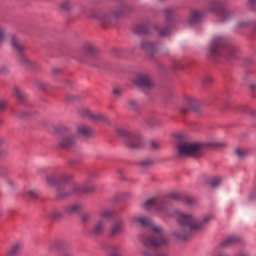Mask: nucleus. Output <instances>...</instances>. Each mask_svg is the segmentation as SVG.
<instances>
[{
	"label": "nucleus",
	"mask_w": 256,
	"mask_h": 256,
	"mask_svg": "<svg viewBox=\"0 0 256 256\" xmlns=\"http://www.w3.org/2000/svg\"><path fill=\"white\" fill-rule=\"evenodd\" d=\"M0 75H9V66L7 65L0 66Z\"/></svg>",
	"instance_id": "obj_41"
},
{
	"label": "nucleus",
	"mask_w": 256,
	"mask_h": 256,
	"mask_svg": "<svg viewBox=\"0 0 256 256\" xmlns=\"http://www.w3.org/2000/svg\"><path fill=\"white\" fill-rule=\"evenodd\" d=\"M99 215L102 219H111L115 215V212L111 209H103L99 211Z\"/></svg>",
	"instance_id": "obj_28"
},
{
	"label": "nucleus",
	"mask_w": 256,
	"mask_h": 256,
	"mask_svg": "<svg viewBox=\"0 0 256 256\" xmlns=\"http://www.w3.org/2000/svg\"><path fill=\"white\" fill-rule=\"evenodd\" d=\"M21 249H23V243L21 242H16L15 244H13L8 251L6 252L7 256H16L19 255V253H21Z\"/></svg>",
	"instance_id": "obj_24"
},
{
	"label": "nucleus",
	"mask_w": 256,
	"mask_h": 256,
	"mask_svg": "<svg viewBox=\"0 0 256 256\" xmlns=\"http://www.w3.org/2000/svg\"><path fill=\"white\" fill-rule=\"evenodd\" d=\"M117 133L120 137L126 140L128 147L130 149H139L141 147V138L137 134H133L124 128H119Z\"/></svg>",
	"instance_id": "obj_9"
},
{
	"label": "nucleus",
	"mask_w": 256,
	"mask_h": 256,
	"mask_svg": "<svg viewBox=\"0 0 256 256\" xmlns=\"http://www.w3.org/2000/svg\"><path fill=\"white\" fill-rule=\"evenodd\" d=\"M211 187H219L221 185V177H212L208 181Z\"/></svg>",
	"instance_id": "obj_30"
},
{
	"label": "nucleus",
	"mask_w": 256,
	"mask_h": 256,
	"mask_svg": "<svg viewBox=\"0 0 256 256\" xmlns=\"http://www.w3.org/2000/svg\"><path fill=\"white\" fill-rule=\"evenodd\" d=\"M184 68L185 65H183V62H181L180 60H175L173 62L172 69H174L175 71H183Z\"/></svg>",
	"instance_id": "obj_31"
},
{
	"label": "nucleus",
	"mask_w": 256,
	"mask_h": 256,
	"mask_svg": "<svg viewBox=\"0 0 256 256\" xmlns=\"http://www.w3.org/2000/svg\"><path fill=\"white\" fill-rule=\"evenodd\" d=\"M57 145L60 149H71L77 145V136L71 130H67L59 136Z\"/></svg>",
	"instance_id": "obj_8"
},
{
	"label": "nucleus",
	"mask_w": 256,
	"mask_h": 256,
	"mask_svg": "<svg viewBox=\"0 0 256 256\" xmlns=\"http://www.w3.org/2000/svg\"><path fill=\"white\" fill-rule=\"evenodd\" d=\"M155 162L151 158H146L140 162L141 167L147 168L153 166Z\"/></svg>",
	"instance_id": "obj_35"
},
{
	"label": "nucleus",
	"mask_w": 256,
	"mask_h": 256,
	"mask_svg": "<svg viewBox=\"0 0 256 256\" xmlns=\"http://www.w3.org/2000/svg\"><path fill=\"white\" fill-rule=\"evenodd\" d=\"M83 209V205L80 203H73L65 206L64 211L67 215H75V213H79Z\"/></svg>",
	"instance_id": "obj_22"
},
{
	"label": "nucleus",
	"mask_w": 256,
	"mask_h": 256,
	"mask_svg": "<svg viewBox=\"0 0 256 256\" xmlns=\"http://www.w3.org/2000/svg\"><path fill=\"white\" fill-rule=\"evenodd\" d=\"M60 256H75V253H73V250L71 249H66L61 253Z\"/></svg>",
	"instance_id": "obj_43"
},
{
	"label": "nucleus",
	"mask_w": 256,
	"mask_h": 256,
	"mask_svg": "<svg viewBox=\"0 0 256 256\" xmlns=\"http://www.w3.org/2000/svg\"><path fill=\"white\" fill-rule=\"evenodd\" d=\"M131 223L142 227H150L154 233V235L144 239V249L141 251L142 256H167L165 253L158 252L155 249L156 247H165L169 243L164 227L153 223V220L146 216H132Z\"/></svg>",
	"instance_id": "obj_1"
},
{
	"label": "nucleus",
	"mask_w": 256,
	"mask_h": 256,
	"mask_svg": "<svg viewBox=\"0 0 256 256\" xmlns=\"http://www.w3.org/2000/svg\"><path fill=\"white\" fill-rule=\"evenodd\" d=\"M253 27L254 29H256V22H251L249 20H238L236 23V27L237 29H247V27Z\"/></svg>",
	"instance_id": "obj_25"
},
{
	"label": "nucleus",
	"mask_w": 256,
	"mask_h": 256,
	"mask_svg": "<svg viewBox=\"0 0 256 256\" xmlns=\"http://www.w3.org/2000/svg\"><path fill=\"white\" fill-rule=\"evenodd\" d=\"M46 181L51 187H57L58 183H65V181H69V175H49L47 176Z\"/></svg>",
	"instance_id": "obj_17"
},
{
	"label": "nucleus",
	"mask_w": 256,
	"mask_h": 256,
	"mask_svg": "<svg viewBox=\"0 0 256 256\" xmlns=\"http://www.w3.org/2000/svg\"><path fill=\"white\" fill-rule=\"evenodd\" d=\"M11 43L12 47L18 53L19 63H21L23 67H26V69H35V67H37V62L27 57V55L25 54V46L21 44L19 38L17 36H12Z\"/></svg>",
	"instance_id": "obj_4"
},
{
	"label": "nucleus",
	"mask_w": 256,
	"mask_h": 256,
	"mask_svg": "<svg viewBox=\"0 0 256 256\" xmlns=\"http://www.w3.org/2000/svg\"><path fill=\"white\" fill-rule=\"evenodd\" d=\"M107 227V222L105 221V219L100 218L99 220H97L92 229L90 230V233L94 236V237H101V235L103 233H105V228Z\"/></svg>",
	"instance_id": "obj_15"
},
{
	"label": "nucleus",
	"mask_w": 256,
	"mask_h": 256,
	"mask_svg": "<svg viewBox=\"0 0 256 256\" xmlns=\"http://www.w3.org/2000/svg\"><path fill=\"white\" fill-rule=\"evenodd\" d=\"M141 48L146 51L147 53H150V55H153L155 51H157V45L155 43L149 41V40H144L141 43Z\"/></svg>",
	"instance_id": "obj_23"
},
{
	"label": "nucleus",
	"mask_w": 256,
	"mask_h": 256,
	"mask_svg": "<svg viewBox=\"0 0 256 256\" xmlns=\"http://www.w3.org/2000/svg\"><path fill=\"white\" fill-rule=\"evenodd\" d=\"M75 163V160H70L69 165H73Z\"/></svg>",
	"instance_id": "obj_61"
},
{
	"label": "nucleus",
	"mask_w": 256,
	"mask_h": 256,
	"mask_svg": "<svg viewBox=\"0 0 256 256\" xmlns=\"http://www.w3.org/2000/svg\"><path fill=\"white\" fill-rule=\"evenodd\" d=\"M77 133L79 135H83L84 137H89V135H91V133H93V131L87 125H79L77 127Z\"/></svg>",
	"instance_id": "obj_26"
},
{
	"label": "nucleus",
	"mask_w": 256,
	"mask_h": 256,
	"mask_svg": "<svg viewBox=\"0 0 256 256\" xmlns=\"http://www.w3.org/2000/svg\"><path fill=\"white\" fill-rule=\"evenodd\" d=\"M49 219H63L65 214L59 209H53L48 213Z\"/></svg>",
	"instance_id": "obj_27"
},
{
	"label": "nucleus",
	"mask_w": 256,
	"mask_h": 256,
	"mask_svg": "<svg viewBox=\"0 0 256 256\" xmlns=\"http://www.w3.org/2000/svg\"><path fill=\"white\" fill-rule=\"evenodd\" d=\"M248 4L250 7H255L256 6V0H248Z\"/></svg>",
	"instance_id": "obj_56"
},
{
	"label": "nucleus",
	"mask_w": 256,
	"mask_h": 256,
	"mask_svg": "<svg viewBox=\"0 0 256 256\" xmlns=\"http://www.w3.org/2000/svg\"><path fill=\"white\" fill-rule=\"evenodd\" d=\"M6 185H7L8 189H14L16 183H15V181H13V180H11V179H8V180L6 181Z\"/></svg>",
	"instance_id": "obj_47"
},
{
	"label": "nucleus",
	"mask_w": 256,
	"mask_h": 256,
	"mask_svg": "<svg viewBox=\"0 0 256 256\" xmlns=\"http://www.w3.org/2000/svg\"><path fill=\"white\" fill-rule=\"evenodd\" d=\"M7 109V100L0 99V111H5Z\"/></svg>",
	"instance_id": "obj_44"
},
{
	"label": "nucleus",
	"mask_w": 256,
	"mask_h": 256,
	"mask_svg": "<svg viewBox=\"0 0 256 256\" xmlns=\"http://www.w3.org/2000/svg\"><path fill=\"white\" fill-rule=\"evenodd\" d=\"M252 115H255V111H252Z\"/></svg>",
	"instance_id": "obj_64"
},
{
	"label": "nucleus",
	"mask_w": 256,
	"mask_h": 256,
	"mask_svg": "<svg viewBox=\"0 0 256 256\" xmlns=\"http://www.w3.org/2000/svg\"><path fill=\"white\" fill-rule=\"evenodd\" d=\"M52 72H53L54 75H55V74H57V73H61V69H59V68H53V69H52Z\"/></svg>",
	"instance_id": "obj_57"
},
{
	"label": "nucleus",
	"mask_w": 256,
	"mask_h": 256,
	"mask_svg": "<svg viewBox=\"0 0 256 256\" xmlns=\"http://www.w3.org/2000/svg\"><path fill=\"white\" fill-rule=\"evenodd\" d=\"M83 53H86L89 57H95L99 53V49L95 45L87 42L82 46Z\"/></svg>",
	"instance_id": "obj_21"
},
{
	"label": "nucleus",
	"mask_w": 256,
	"mask_h": 256,
	"mask_svg": "<svg viewBox=\"0 0 256 256\" xmlns=\"http://www.w3.org/2000/svg\"><path fill=\"white\" fill-rule=\"evenodd\" d=\"M113 93L116 95V97H121L123 91L120 88H114Z\"/></svg>",
	"instance_id": "obj_49"
},
{
	"label": "nucleus",
	"mask_w": 256,
	"mask_h": 256,
	"mask_svg": "<svg viewBox=\"0 0 256 256\" xmlns=\"http://www.w3.org/2000/svg\"><path fill=\"white\" fill-rule=\"evenodd\" d=\"M210 145H212L213 147H221L223 145V142L214 141L211 142Z\"/></svg>",
	"instance_id": "obj_53"
},
{
	"label": "nucleus",
	"mask_w": 256,
	"mask_h": 256,
	"mask_svg": "<svg viewBox=\"0 0 256 256\" xmlns=\"http://www.w3.org/2000/svg\"><path fill=\"white\" fill-rule=\"evenodd\" d=\"M3 144H5V138L0 137V145H3Z\"/></svg>",
	"instance_id": "obj_59"
},
{
	"label": "nucleus",
	"mask_w": 256,
	"mask_h": 256,
	"mask_svg": "<svg viewBox=\"0 0 256 256\" xmlns=\"http://www.w3.org/2000/svg\"><path fill=\"white\" fill-rule=\"evenodd\" d=\"M150 147L153 151H156V149H159L160 146H159V143L152 141L150 144Z\"/></svg>",
	"instance_id": "obj_50"
},
{
	"label": "nucleus",
	"mask_w": 256,
	"mask_h": 256,
	"mask_svg": "<svg viewBox=\"0 0 256 256\" xmlns=\"http://www.w3.org/2000/svg\"><path fill=\"white\" fill-rule=\"evenodd\" d=\"M93 191H95V187H93L92 185L85 184V183H75V184H72L70 190L59 189L57 195L60 199H64L65 197H69V195H73L75 193L77 195H81L83 193H93Z\"/></svg>",
	"instance_id": "obj_6"
},
{
	"label": "nucleus",
	"mask_w": 256,
	"mask_h": 256,
	"mask_svg": "<svg viewBox=\"0 0 256 256\" xmlns=\"http://www.w3.org/2000/svg\"><path fill=\"white\" fill-rule=\"evenodd\" d=\"M26 115H29V112H24L22 117H25Z\"/></svg>",
	"instance_id": "obj_62"
},
{
	"label": "nucleus",
	"mask_w": 256,
	"mask_h": 256,
	"mask_svg": "<svg viewBox=\"0 0 256 256\" xmlns=\"http://www.w3.org/2000/svg\"><path fill=\"white\" fill-rule=\"evenodd\" d=\"M255 87H256V84H251L250 85V89H252V91L255 89Z\"/></svg>",
	"instance_id": "obj_60"
},
{
	"label": "nucleus",
	"mask_w": 256,
	"mask_h": 256,
	"mask_svg": "<svg viewBox=\"0 0 256 256\" xmlns=\"http://www.w3.org/2000/svg\"><path fill=\"white\" fill-rule=\"evenodd\" d=\"M227 7L226 0H211L208 9L221 17L223 21H231L235 17V12L225 9Z\"/></svg>",
	"instance_id": "obj_5"
},
{
	"label": "nucleus",
	"mask_w": 256,
	"mask_h": 256,
	"mask_svg": "<svg viewBox=\"0 0 256 256\" xmlns=\"http://www.w3.org/2000/svg\"><path fill=\"white\" fill-rule=\"evenodd\" d=\"M225 52L227 53L228 57L235 58L237 48H235L234 46H228L225 48Z\"/></svg>",
	"instance_id": "obj_32"
},
{
	"label": "nucleus",
	"mask_w": 256,
	"mask_h": 256,
	"mask_svg": "<svg viewBox=\"0 0 256 256\" xmlns=\"http://www.w3.org/2000/svg\"><path fill=\"white\" fill-rule=\"evenodd\" d=\"M144 209H156V211L165 213V211H169V204L167 202H161L157 198H150L144 203Z\"/></svg>",
	"instance_id": "obj_13"
},
{
	"label": "nucleus",
	"mask_w": 256,
	"mask_h": 256,
	"mask_svg": "<svg viewBox=\"0 0 256 256\" xmlns=\"http://www.w3.org/2000/svg\"><path fill=\"white\" fill-rule=\"evenodd\" d=\"M27 195L30 199H37V197H39V192L35 189H30L27 191Z\"/></svg>",
	"instance_id": "obj_40"
},
{
	"label": "nucleus",
	"mask_w": 256,
	"mask_h": 256,
	"mask_svg": "<svg viewBox=\"0 0 256 256\" xmlns=\"http://www.w3.org/2000/svg\"><path fill=\"white\" fill-rule=\"evenodd\" d=\"M150 27L151 22H149V20H146L134 27V33H137L138 35H145L149 32Z\"/></svg>",
	"instance_id": "obj_19"
},
{
	"label": "nucleus",
	"mask_w": 256,
	"mask_h": 256,
	"mask_svg": "<svg viewBox=\"0 0 256 256\" xmlns=\"http://www.w3.org/2000/svg\"><path fill=\"white\" fill-rule=\"evenodd\" d=\"M235 155L238 157V159H244V157H247V150L243 148H237L235 150Z\"/></svg>",
	"instance_id": "obj_33"
},
{
	"label": "nucleus",
	"mask_w": 256,
	"mask_h": 256,
	"mask_svg": "<svg viewBox=\"0 0 256 256\" xmlns=\"http://www.w3.org/2000/svg\"><path fill=\"white\" fill-rule=\"evenodd\" d=\"M82 221L84 223H88V221H91V214L89 213L82 214Z\"/></svg>",
	"instance_id": "obj_45"
},
{
	"label": "nucleus",
	"mask_w": 256,
	"mask_h": 256,
	"mask_svg": "<svg viewBox=\"0 0 256 256\" xmlns=\"http://www.w3.org/2000/svg\"><path fill=\"white\" fill-rule=\"evenodd\" d=\"M125 231V220L123 218L116 219L110 229V235L115 237L117 235H121Z\"/></svg>",
	"instance_id": "obj_16"
},
{
	"label": "nucleus",
	"mask_w": 256,
	"mask_h": 256,
	"mask_svg": "<svg viewBox=\"0 0 256 256\" xmlns=\"http://www.w3.org/2000/svg\"><path fill=\"white\" fill-rule=\"evenodd\" d=\"M184 203H187V205H195V198L191 196H185Z\"/></svg>",
	"instance_id": "obj_42"
},
{
	"label": "nucleus",
	"mask_w": 256,
	"mask_h": 256,
	"mask_svg": "<svg viewBox=\"0 0 256 256\" xmlns=\"http://www.w3.org/2000/svg\"><path fill=\"white\" fill-rule=\"evenodd\" d=\"M128 107L132 111H135V109L139 108V102L137 100H135V99H129L128 100Z\"/></svg>",
	"instance_id": "obj_34"
},
{
	"label": "nucleus",
	"mask_w": 256,
	"mask_h": 256,
	"mask_svg": "<svg viewBox=\"0 0 256 256\" xmlns=\"http://www.w3.org/2000/svg\"><path fill=\"white\" fill-rule=\"evenodd\" d=\"M201 153V144L181 142L178 144V157H195Z\"/></svg>",
	"instance_id": "obj_7"
},
{
	"label": "nucleus",
	"mask_w": 256,
	"mask_h": 256,
	"mask_svg": "<svg viewBox=\"0 0 256 256\" xmlns=\"http://www.w3.org/2000/svg\"><path fill=\"white\" fill-rule=\"evenodd\" d=\"M14 95L19 101H25L27 99V95L17 86L14 87Z\"/></svg>",
	"instance_id": "obj_29"
},
{
	"label": "nucleus",
	"mask_w": 256,
	"mask_h": 256,
	"mask_svg": "<svg viewBox=\"0 0 256 256\" xmlns=\"http://www.w3.org/2000/svg\"><path fill=\"white\" fill-rule=\"evenodd\" d=\"M227 45V40L223 36H215L210 44V53L213 57L222 55L221 49Z\"/></svg>",
	"instance_id": "obj_12"
},
{
	"label": "nucleus",
	"mask_w": 256,
	"mask_h": 256,
	"mask_svg": "<svg viewBox=\"0 0 256 256\" xmlns=\"http://www.w3.org/2000/svg\"><path fill=\"white\" fill-rule=\"evenodd\" d=\"M37 86L40 87V89H45V87H47V84H45L44 82H37Z\"/></svg>",
	"instance_id": "obj_55"
},
{
	"label": "nucleus",
	"mask_w": 256,
	"mask_h": 256,
	"mask_svg": "<svg viewBox=\"0 0 256 256\" xmlns=\"http://www.w3.org/2000/svg\"><path fill=\"white\" fill-rule=\"evenodd\" d=\"M3 216V210H1V208H0V217H2Z\"/></svg>",
	"instance_id": "obj_63"
},
{
	"label": "nucleus",
	"mask_w": 256,
	"mask_h": 256,
	"mask_svg": "<svg viewBox=\"0 0 256 256\" xmlns=\"http://www.w3.org/2000/svg\"><path fill=\"white\" fill-rule=\"evenodd\" d=\"M189 111H199V100L193 96H186L180 107V113L183 115L189 113Z\"/></svg>",
	"instance_id": "obj_11"
},
{
	"label": "nucleus",
	"mask_w": 256,
	"mask_h": 256,
	"mask_svg": "<svg viewBox=\"0 0 256 256\" xmlns=\"http://www.w3.org/2000/svg\"><path fill=\"white\" fill-rule=\"evenodd\" d=\"M60 7H61V9H62L63 11H69V10L71 9V7H72L71 1H70V0H65V1H63V2L61 3Z\"/></svg>",
	"instance_id": "obj_39"
},
{
	"label": "nucleus",
	"mask_w": 256,
	"mask_h": 256,
	"mask_svg": "<svg viewBox=\"0 0 256 256\" xmlns=\"http://www.w3.org/2000/svg\"><path fill=\"white\" fill-rule=\"evenodd\" d=\"M132 83L140 89H151L155 86L153 79L147 74H138L132 79Z\"/></svg>",
	"instance_id": "obj_10"
},
{
	"label": "nucleus",
	"mask_w": 256,
	"mask_h": 256,
	"mask_svg": "<svg viewBox=\"0 0 256 256\" xmlns=\"http://www.w3.org/2000/svg\"><path fill=\"white\" fill-rule=\"evenodd\" d=\"M173 13H175V8L164 9V15H165L167 21H169V19H171V17H173Z\"/></svg>",
	"instance_id": "obj_38"
},
{
	"label": "nucleus",
	"mask_w": 256,
	"mask_h": 256,
	"mask_svg": "<svg viewBox=\"0 0 256 256\" xmlns=\"http://www.w3.org/2000/svg\"><path fill=\"white\" fill-rule=\"evenodd\" d=\"M239 243H241V237L231 235L222 240L221 247H231V245H239Z\"/></svg>",
	"instance_id": "obj_18"
},
{
	"label": "nucleus",
	"mask_w": 256,
	"mask_h": 256,
	"mask_svg": "<svg viewBox=\"0 0 256 256\" xmlns=\"http://www.w3.org/2000/svg\"><path fill=\"white\" fill-rule=\"evenodd\" d=\"M159 33L162 37H165V36L169 35V28H164V29L160 30Z\"/></svg>",
	"instance_id": "obj_51"
},
{
	"label": "nucleus",
	"mask_w": 256,
	"mask_h": 256,
	"mask_svg": "<svg viewBox=\"0 0 256 256\" xmlns=\"http://www.w3.org/2000/svg\"><path fill=\"white\" fill-rule=\"evenodd\" d=\"M81 115L84 117H88V119H91L92 121H103V123H109V118L105 116L104 114H95L89 110V108H82L80 110Z\"/></svg>",
	"instance_id": "obj_14"
},
{
	"label": "nucleus",
	"mask_w": 256,
	"mask_h": 256,
	"mask_svg": "<svg viewBox=\"0 0 256 256\" xmlns=\"http://www.w3.org/2000/svg\"><path fill=\"white\" fill-rule=\"evenodd\" d=\"M209 83H213V77H211V76H206V77L204 78V84H205V85H209Z\"/></svg>",
	"instance_id": "obj_52"
},
{
	"label": "nucleus",
	"mask_w": 256,
	"mask_h": 256,
	"mask_svg": "<svg viewBox=\"0 0 256 256\" xmlns=\"http://www.w3.org/2000/svg\"><path fill=\"white\" fill-rule=\"evenodd\" d=\"M236 256H249V253L242 252L237 254Z\"/></svg>",
	"instance_id": "obj_58"
},
{
	"label": "nucleus",
	"mask_w": 256,
	"mask_h": 256,
	"mask_svg": "<svg viewBox=\"0 0 256 256\" xmlns=\"http://www.w3.org/2000/svg\"><path fill=\"white\" fill-rule=\"evenodd\" d=\"M57 247H59V242H54V243L50 244L48 250L55 251V249H57Z\"/></svg>",
	"instance_id": "obj_48"
},
{
	"label": "nucleus",
	"mask_w": 256,
	"mask_h": 256,
	"mask_svg": "<svg viewBox=\"0 0 256 256\" xmlns=\"http://www.w3.org/2000/svg\"><path fill=\"white\" fill-rule=\"evenodd\" d=\"M7 39V28L0 26V43H4Z\"/></svg>",
	"instance_id": "obj_36"
},
{
	"label": "nucleus",
	"mask_w": 256,
	"mask_h": 256,
	"mask_svg": "<svg viewBox=\"0 0 256 256\" xmlns=\"http://www.w3.org/2000/svg\"><path fill=\"white\" fill-rule=\"evenodd\" d=\"M127 11V6L126 5H121L118 7L116 10H114L111 13L103 12L101 10H93L91 12L90 17L92 19H96L101 23L102 25H109L113 19H117V17H121L125 12Z\"/></svg>",
	"instance_id": "obj_3"
},
{
	"label": "nucleus",
	"mask_w": 256,
	"mask_h": 256,
	"mask_svg": "<svg viewBox=\"0 0 256 256\" xmlns=\"http://www.w3.org/2000/svg\"><path fill=\"white\" fill-rule=\"evenodd\" d=\"M175 218L180 225L177 230L173 232L174 237H177V239H187L191 233L201 231L207 223L213 221V215H206L202 220H198L195 215L181 211L175 212Z\"/></svg>",
	"instance_id": "obj_2"
},
{
	"label": "nucleus",
	"mask_w": 256,
	"mask_h": 256,
	"mask_svg": "<svg viewBox=\"0 0 256 256\" xmlns=\"http://www.w3.org/2000/svg\"><path fill=\"white\" fill-rule=\"evenodd\" d=\"M148 125H151V127H155V125H159V120L155 116H150L147 118Z\"/></svg>",
	"instance_id": "obj_37"
},
{
	"label": "nucleus",
	"mask_w": 256,
	"mask_h": 256,
	"mask_svg": "<svg viewBox=\"0 0 256 256\" xmlns=\"http://www.w3.org/2000/svg\"><path fill=\"white\" fill-rule=\"evenodd\" d=\"M131 194L129 192H120L118 193V199H127V197H130Z\"/></svg>",
	"instance_id": "obj_46"
},
{
	"label": "nucleus",
	"mask_w": 256,
	"mask_h": 256,
	"mask_svg": "<svg viewBox=\"0 0 256 256\" xmlns=\"http://www.w3.org/2000/svg\"><path fill=\"white\" fill-rule=\"evenodd\" d=\"M201 19H203V12L199 10H193L190 13L188 23L189 25H197V23H201Z\"/></svg>",
	"instance_id": "obj_20"
},
{
	"label": "nucleus",
	"mask_w": 256,
	"mask_h": 256,
	"mask_svg": "<svg viewBox=\"0 0 256 256\" xmlns=\"http://www.w3.org/2000/svg\"><path fill=\"white\" fill-rule=\"evenodd\" d=\"M118 175H119L120 179H125V171L118 170Z\"/></svg>",
	"instance_id": "obj_54"
}]
</instances>
